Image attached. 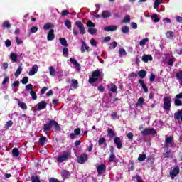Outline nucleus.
Here are the masks:
<instances>
[{
  "label": "nucleus",
  "instance_id": "obj_1",
  "mask_svg": "<svg viewBox=\"0 0 182 182\" xmlns=\"http://www.w3.org/2000/svg\"><path fill=\"white\" fill-rule=\"evenodd\" d=\"M43 132L46 133V132H50L52 130V127H54L55 132H60V125L58 122L53 119H50L47 124H43Z\"/></svg>",
  "mask_w": 182,
  "mask_h": 182
},
{
  "label": "nucleus",
  "instance_id": "obj_2",
  "mask_svg": "<svg viewBox=\"0 0 182 182\" xmlns=\"http://www.w3.org/2000/svg\"><path fill=\"white\" fill-rule=\"evenodd\" d=\"M70 159V151H63V154L57 158L58 163H63L68 161Z\"/></svg>",
  "mask_w": 182,
  "mask_h": 182
},
{
  "label": "nucleus",
  "instance_id": "obj_3",
  "mask_svg": "<svg viewBox=\"0 0 182 182\" xmlns=\"http://www.w3.org/2000/svg\"><path fill=\"white\" fill-rule=\"evenodd\" d=\"M142 136H154L157 134V131L154 128H145L141 131Z\"/></svg>",
  "mask_w": 182,
  "mask_h": 182
},
{
  "label": "nucleus",
  "instance_id": "obj_4",
  "mask_svg": "<svg viewBox=\"0 0 182 182\" xmlns=\"http://www.w3.org/2000/svg\"><path fill=\"white\" fill-rule=\"evenodd\" d=\"M164 110L170 112L171 110V97H166L164 98Z\"/></svg>",
  "mask_w": 182,
  "mask_h": 182
},
{
  "label": "nucleus",
  "instance_id": "obj_5",
  "mask_svg": "<svg viewBox=\"0 0 182 182\" xmlns=\"http://www.w3.org/2000/svg\"><path fill=\"white\" fill-rule=\"evenodd\" d=\"M87 160H89V156L86 154H82L77 158V161L79 164H85Z\"/></svg>",
  "mask_w": 182,
  "mask_h": 182
},
{
  "label": "nucleus",
  "instance_id": "obj_6",
  "mask_svg": "<svg viewBox=\"0 0 182 182\" xmlns=\"http://www.w3.org/2000/svg\"><path fill=\"white\" fill-rule=\"evenodd\" d=\"M75 25L80 30V35H85L86 32L85 31V26L83 25V23L82 21H76Z\"/></svg>",
  "mask_w": 182,
  "mask_h": 182
},
{
  "label": "nucleus",
  "instance_id": "obj_7",
  "mask_svg": "<svg viewBox=\"0 0 182 182\" xmlns=\"http://www.w3.org/2000/svg\"><path fill=\"white\" fill-rule=\"evenodd\" d=\"M111 155L109 158V163H118L119 159H116V155H114V151L113 149H110Z\"/></svg>",
  "mask_w": 182,
  "mask_h": 182
},
{
  "label": "nucleus",
  "instance_id": "obj_8",
  "mask_svg": "<svg viewBox=\"0 0 182 182\" xmlns=\"http://www.w3.org/2000/svg\"><path fill=\"white\" fill-rule=\"evenodd\" d=\"M180 173V168L178 166H176L173 168L172 171L170 172V176L172 180H174V178L176 177L177 175H178Z\"/></svg>",
  "mask_w": 182,
  "mask_h": 182
},
{
  "label": "nucleus",
  "instance_id": "obj_9",
  "mask_svg": "<svg viewBox=\"0 0 182 182\" xmlns=\"http://www.w3.org/2000/svg\"><path fill=\"white\" fill-rule=\"evenodd\" d=\"M114 142L118 149H122V147H123V139H120V137L116 136L114 138Z\"/></svg>",
  "mask_w": 182,
  "mask_h": 182
},
{
  "label": "nucleus",
  "instance_id": "obj_10",
  "mask_svg": "<svg viewBox=\"0 0 182 182\" xmlns=\"http://www.w3.org/2000/svg\"><path fill=\"white\" fill-rule=\"evenodd\" d=\"M48 105V102L46 101H41L37 104V109L38 111L43 110V109H46V106Z\"/></svg>",
  "mask_w": 182,
  "mask_h": 182
},
{
  "label": "nucleus",
  "instance_id": "obj_11",
  "mask_svg": "<svg viewBox=\"0 0 182 182\" xmlns=\"http://www.w3.org/2000/svg\"><path fill=\"white\" fill-rule=\"evenodd\" d=\"M103 171H106V165L105 164H100L97 167V172L99 176H102Z\"/></svg>",
  "mask_w": 182,
  "mask_h": 182
},
{
  "label": "nucleus",
  "instance_id": "obj_12",
  "mask_svg": "<svg viewBox=\"0 0 182 182\" xmlns=\"http://www.w3.org/2000/svg\"><path fill=\"white\" fill-rule=\"evenodd\" d=\"M60 174L63 177V178H64V180H66V178H69L70 177V172L68 170H62L60 171Z\"/></svg>",
  "mask_w": 182,
  "mask_h": 182
},
{
  "label": "nucleus",
  "instance_id": "obj_13",
  "mask_svg": "<svg viewBox=\"0 0 182 182\" xmlns=\"http://www.w3.org/2000/svg\"><path fill=\"white\" fill-rule=\"evenodd\" d=\"M92 76L95 78L97 79V80H99V77H102V71H100V70H94L92 73Z\"/></svg>",
  "mask_w": 182,
  "mask_h": 182
},
{
  "label": "nucleus",
  "instance_id": "obj_14",
  "mask_svg": "<svg viewBox=\"0 0 182 182\" xmlns=\"http://www.w3.org/2000/svg\"><path fill=\"white\" fill-rule=\"evenodd\" d=\"M16 102H18V107H21L22 110H26L28 109V105H26V103L23 102H21L19 99H16Z\"/></svg>",
  "mask_w": 182,
  "mask_h": 182
},
{
  "label": "nucleus",
  "instance_id": "obj_15",
  "mask_svg": "<svg viewBox=\"0 0 182 182\" xmlns=\"http://www.w3.org/2000/svg\"><path fill=\"white\" fill-rule=\"evenodd\" d=\"M149 60L151 62V60H153V56H151V55L144 54L142 56V62L147 63Z\"/></svg>",
  "mask_w": 182,
  "mask_h": 182
},
{
  "label": "nucleus",
  "instance_id": "obj_16",
  "mask_svg": "<svg viewBox=\"0 0 182 182\" xmlns=\"http://www.w3.org/2000/svg\"><path fill=\"white\" fill-rule=\"evenodd\" d=\"M104 31L106 32H114V31H117V26H107L105 27Z\"/></svg>",
  "mask_w": 182,
  "mask_h": 182
},
{
  "label": "nucleus",
  "instance_id": "obj_17",
  "mask_svg": "<svg viewBox=\"0 0 182 182\" xmlns=\"http://www.w3.org/2000/svg\"><path fill=\"white\" fill-rule=\"evenodd\" d=\"M90 48L86 44V42L82 41V46H81V53H85V52H89V49Z\"/></svg>",
  "mask_w": 182,
  "mask_h": 182
},
{
  "label": "nucleus",
  "instance_id": "obj_18",
  "mask_svg": "<svg viewBox=\"0 0 182 182\" xmlns=\"http://www.w3.org/2000/svg\"><path fill=\"white\" fill-rule=\"evenodd\" d=\"M48 41H53L55 39V30L50 29L47 36Z\"/></svg>",
  "mask_w": 182,
  "mask_h": 182
},
{
  "label": "nucleus",
  "instance_id": "obj_19",
  "mask_svg": "<svg viewBox=\"0 0 182 182\" xmlns=\"http://www.w3.org/2000/svg\"><path fill=\"white\" fill-rule=\"evenodd\" d=\"M38 65H34L28 73L29 76H33L38 72Z\"/></svg>",
  "mask_w": 182,
  "mask_h": 182
},
{
  "label": "nucleus",
  "instance_id": "obj_20",
  "mask_svg": "<svg viewBox=\"0 0 182 182\" xmlns=\"http://www.w3.org/2000/svg\"><path fill=\"white\" fill-rule=\"evenodd\" d=\"M163 156L164 159H170V157H171V149H165V152L163 153Z\"/></svg>",
  "mask_w": 182,
  "mask_h": 182
},
{
  "label": "nucleus",
  "instance_id": "obj_21",
  "mask_svg": "<svg viewBox=\"0 0 182 182\" xmlns=\"http://www.w3.org/2000/svg\"><path fill=\"white\" fill-rule=\"evenodd\" d=\"M10 59H11V61L13 63L18 62V54H16L15 53H11Z\"/></svg>",
  "mask_w": 182,
  "mask_h": 182
},
{
  "label": "nucleus",
  "instance_id": "obj_22",
  "mask_svg": "<svg viewBox=\"0 0 182 182\" xmlns=\"http://www.w3.org/2000/svg\"><path fill=\"white\" fill-rule=\"evenodd\" d=\"M100 16L101 18H107L112 16V14H110V12L108 11H103Z\"/></svg>",
  "mask_w": 182,
  "mask_h": 182
},
{
  "label": "nucleus",
  "instance_id": "obj_23",
  "mask_svg": "<svg viewBox=\"0 0 182 182\" xmlns=\"http://www.w3.org/2000/svg\"><path fill=\"white\" fill-rule=\"evenodd\" d=\"M70 62L71 63H73V65H75L76 66V68H77L78 70H80L81 67H80V64L78 63V62L76 60V59L75 58H70Z\"/></svg>",
  "mask_w": 182,
  "mask_h": 182
},
{
  "label": "nucleus",
  "instance_id": "obj_24",
  "mask_svg": "<svg viewBox=\"0 0 182 182\" xmlns=\"http://www.w3.org/2000/svg\"><path fill=\"white\" fill-rule=\"evenodd\" d=\"M70 62L71 63H73V65H75L76 66V68H77L78 70H80L81 67H80V64L78 63V62L76 60V59L75 58H70Z\"/></svg>",
  "mask_w": 182,
  "mask_h": 182
},
{
  "label": "nucleus",
  "instance_id": "obj_25",
  "mask_svg": "<svg viewBox=\"0 0 182 182\" xmlns=\"http://www.w3.org/2000/svg\"><path fill=\"white\" fill-rule=\"evenodd\" d=\"M146 75H147V72H146V70H141L138 73V76H139L141 79H144V77H146Z\"/></svg>",
  "mask_w": 182,
  "mask_h": 182
},
{
  "label": "nucleus",
  "instance_id": "obj_26",
  "mask_svg": "<svg viewBox=\"0 0 182 182\" xmlns=\"http://www.w3.org/2000/svg\"><path fill=\"white\" fill-rule=\"evenodd\" d=\"M46 141H48L46 136H42L39 138L38 142L41 144V146H45V143H46Z\"/></svg>",
  "mask_w": 182,
  "mask_h": 182
},
{
  "label": "nucleus",
  "instance_id": "obj_27",
  "mask_svg": "<svg viewBox=\"0 0 182 182\" xmlns=\"http://www.w3.org/2000/svg\"><path fill=\"white\" fill-rule=\"evenodd\" d=\"M71 86L73 87V89H77L79 87V82H77V80L73 79L71 80Z\"/></svg>",
  "mask_w": 182,
  "mask_h": 182
},
{
  "label": "nucleus",
  "instance_id": "obj_28",
  "mask_svg": "<svg viewBox=\"0 0 182 182\" xmlns=\"http://www.w3.org/2000/svg\"><path fill=\"white\" fill-rule=\"evenodd\" d=\"M111 87L109 89V92H112V93H116L117 92V86L116 85L111 83Z\"/></svg>",
  "mask_w": 182,
  "mask_h": 182
},
{
  "label": "nucleus",
  "instance_id": "obj_29",
  "mask_svg": "<svg viewBox=\"0 0 182 182\" xmlns=\"http://www.w3.org/2000/svg\"><path fill=\"white\" fill-rule=\"evenodd\" d=\"M11 27H12V25H11V23H9V21H5L2 23V28H6L7 29H9Z\"/></svg>",
  "mask_w": 182,
  "mask_h": 182
},
{
  "label": "nucleus",
  "instance_id": "obj_30",
  "mask_svg": "<svg viewBox=\"0 0 182 182\" xmlns=\"http://www.w3.org/2000/svg\"><path fill=\"white\" fill-rule=\"evenodd\" d=\"M166 36L168 39H173V38H174V32L171 31H168L166 33Z\"/></svg>",
  "mask_w": 182,
  "mask_h": 182
},
{
  "label": "nucleus",
  "instance_id": "obj_31",
  "mask_svg": "<svg viewBox=\"0 0 182 182\" xmlns=\"http://www.w3.org/2000/svg\"><path fill=\"white\" fill-rule=\"evenodd\" d=\"M151 19L154 20V22L156 23L157 22H160V18H159V16L157 14H154L151 16Z\"/></svg>",
  "mask_w": 182,
  "mask_h": 182
},
{
  "label": "nucleus",
  "instance_id": "obj_32",
  "mask_svg": "<svg viewBox=\"0 0 182 182\" xmlns=\"http://www.w3.org/2000/svg\"><path fill=\"white\" fill-rule=\"evenodd\" d=\"M49 70H50V76H53V77L56 76V70H55V68L50 66L49 67Z\"/></svg>",
  "mask_w": 182,
  "mask_h": 182
},
{
  "label": "nucleus",
  "instance_id": "obj_33",
  "mask_svg": "<svg viewBox=\"0 0 182 182\" xmlns=\"http://www.w3.org/2000/svg\"><path fill=\"white\" fill-rule=\"evenodd\" d=\"M107 133H108V136L109 137H114V136H116V132L114 131H113V129H107Z\"/></svg>",
  "mask_w": 182,
  "mask_h": 182
},
{
  "label": "nucleus",
  "instance_id": "obj_34",
  "mask_svg": "<svg viewBox=\"0 0 182 182\" xmlns=\"http://www.w3.org/2000/svg\"><path fill=\"white\" fill-rule=\"evenodd\" d=\"M12 154L14 157H18L19 156V149H18V148H14L12 150Z\"/></svg>",
  "mask_w": 182,
  "mask_h": 182
},
{
  "label": "nucleus",
  "instance_id": "obj_35",
  "mask_svg": "<svg viewBox=\"0 0 182 182\" xmlns=\"http://www.w3.org/2000/svg\"><path fill=\"white\" fill-rule=\"evenodd\" d=\"M53 27V25L50 23H46L43 27V29H44V31H48V29H50Z\"/></svg>",
  "mask_w": 182,
  "mask_h": 182
},
{
  "label": "nucleus",
  "instance_id": "obj_36",
  "mask_svg": "<svg viewBox=\"0 0 182 182\" xmlns=\"http://www.w3.org/2000/svg\"><path fill=\"white\" fill-rule=\"evenodd\" d=\"M60 43L62 45V46H65V48L68 46V41L65 38H62L59 39Z\"/></svg>",
  "mask_w": 182,
  "mask_h": 182
},
{
  "label": "nucleus",
  "instance_id": "obj_37",
  "mask_svg": "<svg viewBox=\"0 0 182 182\" xmlns=\"http://www.w3.org/2000/svg\"><path fill=\"white\" fill-rule=\"evenodd\" d=\"M145 159H147V155H146V154H141L138 157L139 161H144Z\"/></svg>",
  "mask_w": 182,
  "mask_h": 182
},
{
  "label": "nucleus",
  "instance_id": "obj_38",
  "mask_svg": "<svg viewBox=\"0 0 182 182\" xmlns=\"http://www.w3.org/2000/svg\"><path fill=\"white\" fill-rule=\"evenodd\" d=\"M13 124H14V122H12V120L8 121V122H6L5 127H4V129H5L6 130H8V129H9V127H12Z\"/></svg>",
  "mask_w": 182,
  "mask_h": 182
},
{
  "label": "nucleus",
  "instance_id": "obj_39",
  "mask_svg": "<svg viewBox=\"0 0 182 182\" xmlns=\"http://www.w3.org/2000/svg\"><path fill=\"white\" fill-rule=\"evenodd\" d=\"M160 4H163V1H161V0H155V1L154 3V9H157V8H159V5H160Z\"/></svg>",
  "mask_w": 182,
  "mask_h": 182
},
{
  "label": "nucleus",
  "instance_id": "obj_40",
  "mask_svg": "<svg viewBox=\"0 0 182 182\" xmlns=\"http://www.w3.org/2000/svg\"><path fill=\"white\" fill-rule=\"evenodd\" d=\"M87 32L90 35H95V34L97 33V30L96 28H88Z\"/></svg>",
  "mask_w": 182,
  "mask_h": 182
},
{
  "label": "nucleus",
  "instance_id": "obj_41",
  "mask_svg": "<svg viewBox=\"0 0 182 182\" xmlns=\"http://www.w3.org/2000/svg\"><path fill=\"white\" fill-rule=\"evenodd\" d=\"M176 77L177 80H182V70H180L176 73Z\"/></svg>",
  "mask_w": 182,
  "mask_h": 182
},
{
  "label": "nucleus",
  "instance_id": "obj_42",
  "mask_svg": "<svg viewBox=\"0 0 182 182\" xmlns=\"http://www.w3.org/2000/svg\"><path fill=\"white\" fill-rule=\"evenodd\" d=\"M144 103V98L140 97L138 99V102L136 104V106H143V104Z\"/></svg>",
  "mask_w": 182,
  "mask_h": 182
},
{
  "label": "nucleus",
  "instance_id": "obj_43",
  "mask_svg": "<svg viewBox=\"0 0 182 182\" xmlns=\"http://www.w3.org/2000/svg\"><path fill=\"white\" fill-rule=\"evenodd\" d=\"M165 143L166 144H171L173 143V136H170L165 139Z\"/></svg>",
  "mask_w": 182,
  "mask_h": 182
},
{
  "label": "nucleus",
  "instance_id": "obj_44",
  "mask_svg": "<svg viewBox=\"0 0 182 182\" xmlns=\"http://www.w3.org/2000/svg\"><path fill=\"white\" fill-rule=\"evenodd\" d=\"M130 16L129 14H127L122 21L123 23H129L130 22Z\"/></svg>",
  "mask_w": 182,
  "mask_h": 182
},
{
  "label": "nucleus",
  "instance_id": "obj_45",
  "mask_svg": "<svg viewBox=\"0 0 182 182\" xmlns=\"http://www.w3.org/2000/svg\"><path fill=\"white\" fill-rule=\"evenodd\" d=\"M149 42V38H144L139 42V46H146V43Z\"/></svg>",
  "mask_w": 182,
  "mask_h": 182
},
{
  "label": "nucleus",
  "instance_id": "obj_46",
  "mask_svg": "<svg viewBox=\"0 0 182 182\" xmlns=\"http://www.w3.org/2000/svg\"><path fill=\"white\" fill-rule=\"evenodd\" d=\"M122 33H129L130 32V30L129 29V26H125L122 28Z\"/></svg>",
  "mask_w": 182,
  "mask_h": 182
},
{
  "label": "nucleus",
  "instance_id": "obj_47",
  "mask_svg": "<svg viewBox=\"0 0 182 182\" xmlns=\"http://www.w3.org/2000/svg\"><path fill=\"white\" fill-rule=\"evenodd\" d=\"M21 73H22V67L20 66L16 70V72L14 73V75L16 76V77H18V76H19Z\"/></svg>",
  "mask_w": 182,
  "mask_h": 182
},
{
  "label": "nucleus",
  "instance_id": "obj_48",
  "mask_svg": "<svg viewBox=\"0 0 182 182\" xmlns=\"http://www.w3.org/2000/svg\"><path fill=\"white\" fill-rule=\"evenodd\" d=\"M87 28H95V26H96V24L92 22V21L89 20L87 21Z\"/></svg>",
  "mask_w": 182,
  "mask_h": 182
},
{
  "label": "nucleus",
  "instance_id": "obj_49",
  "mask_svg": "<svg viewBox=\"0 0 182 182\" xmlns=\"http://www.w3.org/2000/svg\"><path fill=\"white\" fill-rule=\"evenodd\" d=\"M65 25L68 29H70L72 28V22L69 20H66L65 21Z\"/></svg>",
  "mask_w": 182,
  "mask_h": 182
},
{
  "label": "nucleus",
  "instance_id": "obj_50",
  "mask_svg": "<svg viewBox=\"0 0 182 182\" xmlns=\"http://www.w3.org/2000/svg\"><path fill=\"white\" fill-rule=\"evenodd\" d=\"M30 95H31L33 100H36V99H38V96L36 95V92H35V91L31 90L30 92Z\"/></svg>",
  "mask_w": 182,
  "mask_h": 182
},
{
  "label": "nucleus",
  "instance_id": "obj_51",
  "mask_svg": "<svg viewBox=\"0 0 182 182\" xmlns=\"http://www.w3.org/2000/svg\"><path fill=\"white\" fill-rule=\"evenodd\" d=\"M63 55H65V58H68V55H69V49L66 47L63 48Z\"/></svg>",
  "mask_w": 182,
  "mask_h": 182
},
{
  "label": "nucleus",
  "instance_id": "obj_52",
  "mask_svg": "<svg viewBox=\"0 0 182 182\" xmlns=\"http://www.w3.org/2000/svg\"><path fill=\"white\" fill-rule=\"evenodd\" d=\"M114 48H117V42L114 41L109 44V49H114Z\"/></svg>",
  "mask_w": 182,
  "mask_h": 182
},
{
  "label": "nucleus",
  "instance_id": "obj_53",
  "mask_svg": "<svg viewBox=\"0 0 182 182\" xmlns=\"http://www.w3.org/2000/svg\"><path fill=\"white\" fill-rule=\"evenodd\" d=\"M31 182H41V179L38 176H31Z\"/></svg>",
  "mask_w": 182,
  "mask_h": 182
},
{
  "label": "nucleus",
  "instance_id": "obj_54",
  "mask_svg": "<svg viewBox=\"0 0 182 182\" xmlns=\"http://www.w3.org/2000/svg\"><path fill=\"white\" fill-rule=\"evenodd\" d=\"M175 106H182V102L180 99H176L174 101Z\"/></svg>",
  "mask_w": 182,
  "mask_h": 182
},
{
  "label": "nucleus",
  "instance_id": "obj_55",
  "mask_svg": "<svg viewBox=\"0 0 182 182\" xmlns=\"http://www.w3.org/2000/svg\"><path fill=\"white\" fill-rule=\"evenodd\" d=\"M89 83H95V82H97V78H95V77L92 76L88 80Z\"/></svg>",
  "mask_w": 182,
  "mask_h": 182
},
{
  "label": "nucleus",
  "instance_id": "obj_56",
  "mask_svg": "<svg viewBox=\"0 0 182 182\" xmlns=\"http://www.w3.org/2000/svg\"><path fill=\"white\" fill-rule=\"evenodd\" d=\"M105 141H106V138L105 137L100 138V139L98 140L99 146H102V144H103Z\"/></svg>",
  "mask_w": 182,
  "mask_h": 182
},
{
  "label": "nucleus",
  "instance_id": "obj_57",
  "mask_svg": "<svg viewBox=\"0 0 182 182\" xmlns=\"http://www.w3.org/2000/svg\"><path fill=\"white\" fill-rule=\"evenodd\" d=\"M28 82H29V77H24L21 80V83H22V85H26V83H28Z\"/></svg>",
  "mask_w": 182,
  "mask_h": 182
},
{
  "label": "nucleus",
  "instance_id": "obj_58",
  "mask_svg": "<svg viewBox=\"0 0 182 182\" xmlns=\"http://www.w3.org/2000/svg\"><path fill=\"white\" fill-rule=\"evenodd\" d=\"M147 163L150 164H153V163H154V158L151 157V156H149L147 158Z\"/></svg>",
  "mask_w": 182,
  "mask_h": 182
},
{
  "label": "nucleus",
  "instance_id": "obj_59",
  "mask_svg": "<svg viewBox=\"0 0 182 182\" xmlns=\"http://www.w3.org/2000/svg\"><path fill=\"white\" fill-rule=\"evenodd\" d=\"M90 43L92 45V46H97V43L96 42V40H95L94 38H91Z\"/></svg>",
  "mask_w": 182,
  "mask_h": 182
},
{
  "label": "nucleus",
  "instance_id": "obj_60",
  "mask_svg": "<svg viewBox=\"0 0 182 182\" xmlns=\"http://www.w3.org/2000/svg\"><path fill=\"white\" fill-rule=\"evenodd\" d=\"M69 11L68 10H63L61 12V16H68V15H69Z\"/></svg>",
  "mask_w": 182,
  "mask_h": 182
},
{
  "label": "nucleus",
  "instance_id": "obj_61",
  "mask_svg": "<svg viewBox=\"0 0 182 182\" xmlns=\"http://www.w3.org/2000/svg\"><path fill=\"white\" fill-rule=\"evenodd\" d=\"M32 89H33V85L32 84H28L26 86V90H32Z\"/></svg>",
  "mask_w": 182,
  "mask_h": 182
},
{
  "label": "nucleus",
  "instance_id": "obj_62",
  "mask_svg": "<svg viewBox=\"0 0 182 182\" xmlns=\"http://www.w3.org/2000/svg\"><path fill=\"white\" fill-rule=\"evenodd\" d=\"M123 55H127L126 50L123 48L119 49V55L122 56Z\"/></svg>",
  "mask_w": 182,
  "mask_h": 182
},
{
  "label": "nucleus",
  "instance_id": "obj_63",
  "mask_svg": "<svg viewBox=\"0 0 182 182\" xmlns=\"http://www.w3.org/2000/svg\"><path fill=\"white\" fill-rule=\"evenodd\" d=\"M5 45H6V48H9V46H11L12 44L11 43V40L9 39H7L6 41H5Z\"/></svg>",
  "mask_w": 182,
  "mask_h": 182
},
{
  "label": "nucleus",
  "instance_id": "obj_64",
  "mask_svg": "<svg viewBox=\"0 0 182 182\" xmlns=\"http://www.w3.org/2000/svg\"><path fill=\"white\" fill-rule=\"evenodd\" d=\"M49 182H60V181L55 178H52L49 180Z\"/></svg>",
  "mask_w": 182,
  "mask_h": 182
}]
</instances>
